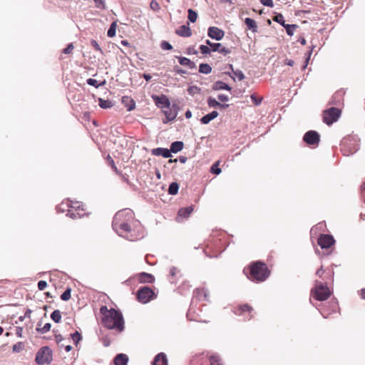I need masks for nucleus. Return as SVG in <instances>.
<instances>
[{
  "instance_id": "nucleus-1",
  "label": "nucleus",
  "mask_w": 365,
  "mask_h": 365,
  "mask_svg": "<svg viewBox=\"0 0 365 365\" xmlns=\"http://www.w3.org/2000/svg\"><path fill=\"white\" fill-rule=\"evenodd\" d=\"M118 219L125 217V222L119 225L118 235L129 240H135L137 238V232L140 227V222L135 219V215L131 210H125L117 212Z\"/></svg>"
},
{
  "instance_id": "nucleus-27",
  "label": "nucleus",
  "mask_w": 365,
  "mask_h": 365,
  "mask_svg": "<svg viewBox=\"0 0 365 365\" xmlns=\"http://www.w3.org/2000/svg\"><path fill=\"white\" fill-rule=\"evenodd\" d=\"M212 89L214 91H219V90H226V91H231V87L227 85V83L222 82V81H216L212 85Z\"/></svg>"
},
{
  "instance_id": "nucleus-41",
  "label": "nucleus",
  "mask_w": 365,
  "mask_h": 365,
  "mask_svg": "<svg viewBox=\"0 0 365 365\" xmlns=\"http://www.w3.org/2000/svg\"><path fill=\"white\" fill-rule=\"evenodd\" d=\"M86 82L88 85L94 86L95 88H98L101 85L105 84L106 83L105 81L99 83L97 80L93 78H88Z\"/></svg>"
},
{
  "instance_id": "nucleus-5",
  "label": "nucleus",
  "mask_w": 365,
  "mask_h": 365,
  "mask_svg": "<svg viewBox=\"0 0 365 365\" xmlns=\"http://www.w3.org/2000/svg\"><path fill=\"white\" fill-rule=\"evenodd\" d=\"M136 297L139 302L146 304L157 297V294L148 287H143L140 288L137 293Z\"/></svg>"
},
{
  "instance_id": "nucleus-38",
  "label": "nucleus",
  "mask_w": 365,
  "mask_h": 365,
  "mask_svg": "<svg viewBox=\"0 0 365 365\" xmlns=\"http://www.w3.org/2000/svg\"><path fill=\"white\" fill-rule=\"evenodd\" d=\"M39 326H40V324L38 323V327L36 328V331L41 334H45L46 332H48L51 329V324L50 323H46L41 328H40Z\"/></svg>"
},
{
  "instance_id": "nucleus-10",
  "label": "nucleus",
  "mask_w": 365,
  "mask_h": 365,
  "mask_svg": "<svg viewBox=\"0 0 365 365\" xmlns=\"http://www.w3.org/2000/svg\"><path fill=\"white\" fill-rule=\"evenodd\" d=\"M303 140L309 145H318L320 136L317 131L309 130L304 134Z\"/></svg>"
},
{
  "instance_id": "nucleus-37",
  "label": "nucleus",
  "mask_w": 365,
  "mask_h": 365,
  "mask_svg": "<svg viewBox=\"0 0 365 365\" xmlns=\"http://www.w3.org/2000/svg\"><path fill=\"white\" fill-rule=\"evenodd\" d=\"M179 185L177 182H172L168 188V193L170 195H176L178 192Z\"/></svg>"
},
{
  "instance_id": "nucleus-18",
  "label": "nucleus",
  "mask_w": 365,
  "mask_h": 365,
  "mask_svg": "<svg viewBox=\"0 0 365 365\" xmlns=\"http://www.w3.org/2000/svg\"><path fill=\"white\" fill-rule=\"evenodd\" d=\"M194 297L200 301H208V294L204 288L196 289L194 292Z\"/></svg>"
},
{
  "instance_id": "nucleus-24",
  "label": "nucleus",
  "mask_w": 365,
  "mask_h": 365,
  "mask_svg": "<svg viewBox=\"0 0 365 365\" xmlns=\"http://www.w3.org/2000/svg\"><path fill=\"white\" fill-rule=\"evenodd\" d=\"M219 113L217 111L214 110L211 113L204 115L201 119L200 122L202 124H208L211 120L216 118L218 116Z\"/></svg>"
},
{
  "instance_id": "nucleus-15",
  "label": "nucleus",
  "mask_w": 365,
  "mask_h": 365,
  "mask_svg": "<svg viewBox=\"0 0 365 365\" xmlns=\"http://www.w3.org/2000/svg\"><path fill=\"white\" fill-rule=\"evenodd\" d=\"M124 319L122 313L115 310V330L121 332L124 330Z\"/></svg>"
},
{
  "instance_id": "nucleus-49",
  "label": "nucleus",
  "mask_w": 365,
  "mask_h": 365,
  "mask_svg": "<svg viewBox=\"0 0 365 365\" xmlns=\"http://www.w3.org/2000/svg\"><path fill=\"white\" fill-rule=\"evenodd\" d=\"M200 50L202 54H207L211 51V48L206 45H201L200 46Z\"/></svg>"
},
{
  "instance_id": "nucleus-7",
  "label": "nucleus",
  "mask_w": 365,
  "mask_h": 365,
  "mask_svg": "<svg viewBox=\"0 0 365 365\" xmlns=\"http://www.w3.org/2000/svg\"><path fill=\"white\" fill-rule=\"evenodd\" d=\"M340 115L341 110L337 108L332 107L323 112V121L327 125H330L337 121Z\"/></svg>"
},
{
  "instance_id": "nucleus-44",
  "label": "nucleus",
  "mask_w": 365,
  "mask_h": 365,
  "mask_svg": "<svg viewBox=\"0 0 365 365\" xmlns=\"http://www.w3.org/2000/svg\"><path fill=\"white\" fill-rule=\"evenodd\" d=\"M24 348V344L23 342H18L13 345L12 346V351L15 353H19Z\"/></svg>"
},
{
  "instance_id": "nucleus-12",
  "label": "nucleus",
  "mask_w": 365,
  "mask_h": 365,
  "mask_svg": "<svg viewBox=\"0 0 365 365\" xmlns=\"http://www.w3.org/2000/svg\"><path fill=\"white\" fill-rule=\"evenodd\" d=\"M153 100L155 105L160 108H169L170 106V102L168 98L165 95L161 96H153Z\"/></svg>"
},
{
  "instance_id": "nucleus-20",
  "label": "nucleus",
  "mask_w": 365,
  "mask_h": 365,
  "mask_svg": "<svg viewBox=\"0 0 365 365\" xmlns=\"http://www.w3.org/2000/svg\"><path fill=\"white\" fill-rule=\"evenodd\" d=\"M344 92L342 91H338L333 95L330 101L331 104L339 106L342 103L344 100Z\"/></svg>"
},
{
  "instance_id": "nucleus-35",
  "label": "nucleus",
  "mask_w": 365,
  "mask_h": 365,
  "mask_svg": "<svg viewBox=\"0 0 365 365\" xmlns=\"http://www.w3.org/2000/svg\"><path fill=\"white\" fill-rule=\"evenodd\" d=\"M100 312L102 317L109 316L114 314V308L108 309L106 306H102L100 309Z\"/></svg>"
},
{
  "instance_id": "nucleus-47",
  "label": "nucleus",
  "mask_w": 365,
  "mask_h": 365,
  "mask_svg": "<svg viewBox=\"0 0 365 365\" xmlns=\"http://www.w3.org/2000/svg\"><path fill=\"white\" fill-rule=\"evenodd\" d=\"M71 336L76 344H77L81 340V335L78 331H76L71 334Z\"/></svg>"
},
{
  "instance_id": "nucleus-39",
  "label": "nucleus",
  "mask_w": 365,
  "mask_h": 365,
  "mask_svg": "<svg viewBox=\"0 0 365 365\" xmlns=\"http://www.w3.org/2000/svg\"><path fill=\"white\" fill-rule=\"evenodd\" d=\"M187 12H188V16H187L188 19L191 22L195 23L197 18V12H195L194 10H192L191 9H189Z\"/></svg>"
},
{
  "instance_id": "nucleus-32",
  "label": "nucleus",
  "mask_w": 365,
  "mask_h": 365,
  "mask_svg": "<svg viewBox=\"0 0 365 365\" xmlns=\"http://www.w3.org/2000/svg\"><path fill=\"white\" fill-rule=\"evenodd\" d=\"M191 365H208V359L197 356L192 360Z\"/></svg>"
},
{
  "instance_id": "nucleus-14",
  "label": "nucleus",
  "mask_w": 365,
  "mask_h": 365,
  "mask_svg": "<svg viewBox=\"0 0 365 365\" xmlns=\"http://www.w3.org/2000/svg\"><path fill=\"white\" fill-rule=\"evenodd\" d=\"M206 44L210 46L212 51H218L220 53L227 55L230 53V50L220 43H212L210 40H206Z\"/></svg>"
},
{
  "instance_id": "nucleus-56",
  "label": "nucleus",
  "mask_w": 365,
  "mask_h": 365,
  "mask_svg": "<svg viewBox=\"0 0 365 365\" xmlns=\"http://www.w3.org/2000/svg\"><path fill=\"white\" fill-rule=\"evenodd\" d=\"M73 43H69L66 48L63 49V53L66 54L71 53L73 50Z\"/></svg>"
},
{
  "instance_id": "nucleus-16",
  "label": "nucleus",
  "mask_w": 365,
  "mask_h": 365,
  "mask_svg": "<svg viewBox=\"0 0 365 365\" xmlns=\"http://www.w3.org/2000/svg\"><path fill=\"white\" fill-rule=\"evenodd\" d=\"M101 322L105 328L108 329H114V314L102 317Z\"/></svg>"
},
{
  "instance_id": "nucleus-8",
  "label": "nucleus",
  "mask_w": 365,
  "mask_h": 365,
  "mask_svg": "<svg viewBox=\"0 0 365 365\" xmlns=\"http://www.w3.org/2000/svg\"><path fill=\"white\" fill-rule=\"evenodd\" d=\"M253 308L248 304H239L234 307L233 312L236 315L244 316L250 320L252 317Z\"/></svg>"
},
{
  "instance_id": "nucleus-40",
  "label": "nucleus",
  "mask_w": 365,
  "mask_h": 365,
  "mask_svg": "<svg viewBox=\"0 0 365 365\" xmlns=\"http://www.w3.org/2000/svg\"><path fill=\"white\" fill-rule=\"evenodd\" d=\"M99 106L102 108H108L112 107V103L110 101L103 100L101 98H98Z\"/></svg>"
},
{
  "instance_id": "nucleus-59",
  "label": "nucleus",
  "mask_w": 365,
  "mask_h": 365,
  "mask_svg": "<svg viewBox=\"0 0 365 365\" xmlns=\"http://www.w3.org/2000/svg\"><path fill=\"white\" fill-rule=\"evenodd\" d=\"M91 44L93 46V48H94L96 51L101 52V48L96 41L92 40Z\"/></svg>"
},
{
  "instance_id": "nucleus-45",
  "label": "nucleus",
  "mask_w": 365,
  "mask_h": 365,
  "mask_svg": "<svg viewBox=\"0 0 365 365\" xmlns=\"http://www.w3.org/2000/svg\"><path fill=\"white\" fill-rule=\"evenodd\" d=\"M207 105L210 108H217L220 105V103L215 98L210 97L207 99Z\"/></svg>"
},
{
  "instance_id": "nucleus-25",
  "label": "nucleus",
  "mask_w": 365,
  "mask_h": 365,
  "mask_svg": "<svg viewBox=\"0 0 365 365\" xmlns=\"http://www.w3.org/2000/svg\"><path fill=\"white\" fill-rule=\"evenodd\" d=\"M163 112L165 115V120H163L164 123H167L170 121H172L176 118V113L172 111V110L170 108H166V110H164Z\"/></svg>"
},
{
  "instance_id": "nucleus-57",
  "label": "nucleus",
  "mask_w": 365,
  "mask_h": 365,
  "mask_svg": "<svg viewBox=\"0 0 365 365\" xmlns=\"http://www.w3.org/2000/svg\"><path fill=\"white\" fill-rule=\"evenodd\" d=\"M55 340L60 346H63V344H61V342L63 340V337L61 334H56Z\"/></svg>"
},
{
  "instance_id": "nucleus-23",
  "label": "nucleus",
  "mask_w": 365,
  "mask_h": 365,
  "mask_svg": "<svg viewBox=\"0 0 365 365\" xmlns=\"http://www.w3.org/2000/svg\"><path fill=\"white\" fill-rule=\"evenodd\" d=\"M152 153L155 155H162L165 158H168L171 156L170 150L167 148H158L153 149Z\"/></svg>"
},
{
  "instance_id": "nucleus-31",
  "label": "nucleus",
  "mask_w": 365,
  "mask_h": 365,
  "mask_svg": "<svg viewBox=\"0 0 365 365\" xmlns=\"http://www.w3.org/2000/svg\"><path fill=\"white\" fill-rule=\"evenodd\" d=\"M183 148V143L181 141L173 142L170 145V153H178Z\"/></svg>"
},
{
  "instance_id": "nucleus-55",
  "label": "nucleus",
  "mask_w": 365,
  "mask_h": 365,
  "mask_svg": "<svg viewBox=\"0 0 365 365\" xmlns=\"http://www.w3.org/2000/svg\"><path fill=\"white\" fill-rule=\"evenodd\" d=\"M108 36L109 37H113L114 36V21H113L110 25V28L108 31Z\"/></svg>"
},
{
  "instance_id": "nucleus-63",
  "label": "nucleus",
  "mask_w": 365,
  "mask_h": 365,
  "mask_svg": "<svg viewBox=\"0 0 365 365\" xmlns=\"http://www.w3.org/2000/svg\"><path fill=\"white\" fill-rule=\"evenodd\" d=\"M22 332H23V328L20 327H17L16 329V334L19 337H21L22 336Z\"/></svg>"
},
{
  "instance_id": "nucleus-6",
  "label": "nucleus",
  "mask_w": 365,
  "mask_h": 365,
  "mask_svg": "<svg viewBox=\"0 0 365 365\" xmlns=\"http://www.w3.org/2000/svg\"><path fill=\"white\" fill-rule=\"evenodd\" d=\"M52 351L48 346L41 347L36 354V364L43 365L49 364L52 361Z\"/></svg>"
},
{
  "instance_id": "nucleus-9",
  "label": "nucleus",
  "mask_w": 365,
  "mask_h": 365,
  "mask_svg": "<svg viewBox=\"0 0 365 365\" xmlns=\"http://www.w3.org/2000/svg\"><path fill=\"white\" fill-rule=\"evenodd\" d=\"M316 276L320 279L319 282H324L327 284L329 281L332 282L334 279V272L331 269H324L323 266L317 269Z\"/></svg>"
},
{
  "instance_id": "nucleus-2",
  "label": "nucleus",
  "mask_w": 365,
  "mask_h": 365,
  "mask_svg": "<svg viewBox=\"0 0 365 365\" xmlns=\"http://www.w3.org/2000/svg\"><path fill=\"white\" fill-rule=\"evenodd\" d=\"M244 273L250 280L255 282H262L268 278L270 271L265 263L257 261L245 267Z\"/></svg>"
},
{
  "instance_id": "nucleus-62",
  "label": "nucleus",
  "mask_w": 365,
  "mask_h": 365,
  "mask_svg": "<svg viewBox=\"0 0 365 365\" xmlns=\"http://www.w3.org/2000/svg\"><path fill=\"white\" fill-rule=\"evenodd\" d=\"M106 159L108 161L109 164L110 165L112 168H114V161L112 158V157L108 154Z\"/></svg>"
},
{
  "instance_id": "nucleus-17",
  "label": "nucleus",
  "mask_w": 365,
  "mask_h": 365,
  "mask_svg": "<svg viewBox=\"0 0 365 365\" xmlns=\"http://www.w3.org/2000/svg\"><path fill=\"white\" fill-rule=\"evenodd\" d=\"M121 103L128 111H130L135 108V102L131 97L123 96Z\"/></svg>"
},
{
  "instance_id": "nucleus-26",
  "label": "nucleus",
  "mask_w": 365,
  "mask_h": 365,
  "mask_svg": "<svg viewBox=\"0 0 365 365\" xmlns=\"http://www.w3.org/2000/svg\"><path fill=\"white\" fill-rule=\"evenodd\" d=\"M129 358L125 354H119L115 356V365H127Z\"/></svg>"
},
{
  "instance_id": "nucleus-11",
  "label": "nucleus",
  "mask_w": 365,
  "mask_h": 365,
  "mask_svg": "<svg viewBox=\"0 0 365 365\" xmlns=\"http://www.w3.org/2000/svg\"><path fill=\"white\" fill-rule=\"evenodd\" d=\"M334 242L335 240L331 235L325 234L320 235L317 240V243L322 249L330 248Z\"/></svg>"
},
{
  "instance_id": "nucleus-64",
  "label": "nucleus",
  "mask_w": 365,
  "mask_h": 365,
  "mask_svg": "<svg viewBox=\"0 0 365 365\" xmlns=\"http://www.w3.org/2000/svg\"><path fill=\"white\" fill-rule=\"evenodd\" d=\"M360 296H361V299H365V288L361 289V291H360Z\"/></svg>"
},
{
  "instance_id": "nucleus-61",
  "label": "nucleus",
  "mask_w": 365,
  "mask_h": 365,
  "mask_svg": "<svg viewBox=\"0 0 365 365\" xmlns=\"http://www.w3.org/2000/svg\"><path fill=\"white\" fill-rule=\"evenodd\" d=\"M67 215H69L73 219H75L77 217H81V216H82L79 213H75L73 212H71L70 210L68 211V213L67 214Z\"/></svg>"
},
{
  "instance_id": "nucleus-30",
  "label": "nucleus",
  "mask_w": 365,
  "mask_h": 365,
  "mask_svg": "<svg viewBox=\"0 0 365 365\" xmlns=\"http://www.w3.org/2000/svg\"><path fill=\"white\" fill-rule=\"evenodd\" d=\"M178 60L180 64L182 66H186L190 68H194L195 67V63L191 61L189 58L186 57H180Z\"/></svg>"
},
{
  "instance_id": "nucleus-22",
  "label": "nucleus",
  "mask_w": 365,
  "mask_h": 365,
  "mask_svg": "<svg viewBox=\"0 0 365 365\" xmlns=\"http://www.w3.org/2000/svg\"><path fill=\"white\" fill-rule=\"evenodd\" d=\"M153 365H168L166 355L164 353L158 354L155 357Z\"/></svg>"
},
{
  "instance_id": "nucleus-13",
  "label": "nucleus",
  "mask_w": 365,
  "mask_h": 365,
  "mask_svg": "<svg viewBox=\"0 0 365 365\" xmlns=\"http://www.w3.org/2000/svg\"><path fill=\"white\" fill-rule=\"evenodd\" d=\"M207 35L212 39L220 41L223 38L225 31L218 27L211 26L208 29Z\"/></svg>"
},
{
  "instance_id": "nucleus-19",
  "label": "nucleus",
  "mask_w": 365,
  "mask_h": 365,
  "mask_svg": "<svg viewBox=\"0 0 365 365\" xmlns=\"http://www.w3.org/2000/svg\"><path fill=\"white\" fill-rule=\"evenodd\" d=\"M138 280L140 283H152L155 281V277L151 274L141 272L138 275Z\"/></svg>"
},
{
  "instance_id": "nucleus-21",
  "label": "nucleus",
  "mask_w": 365,
  "mask_h": 365,
  "mask_svg": "<svg viewBox=\"0 0 365 365\" xmlns=\"http://www.w3.org/2000/svg\"><path fill=\"white\" fill-rule=\"evenodd\" d=\"M176 34L182 37H189L192 35V31L190 28L187 25H182L180 26L176 31Z\"/></svg>"
},
{
  "instance_id": "nucleus-60",
  "label": "nucleus",
  "mask_w": 365,
  "mask_h": 365,
  "mask_svg": "<svg viewBox=\"0 0 365 365\" xmlns=\"http://www.w3.org/2000/svg\"><path fill=\"white\" fill-rule=\"evenodd\" d=\"M217 98L222 102H227L229 100L228 96L225 94H220Z\"/></svg>"
},
{
  "instance_id": "nucleus-52",
  "label": "nucleus",
  "mask_w": 365,
  "mask_h": 365,
  "mask_svg": "<svg viewBox=\"0 0 365 365\" xmlns=\"http://www.w3.org/2000/svg\"><path fill=\"white\" fill-rule=\"evenodd\" d=\"M233 73L239 79V81H242L245 78L244 73L240 70L233 71Z\"/></svg>"
},
{
  "instance_id": "nucleus-54",
  "label": "nucleus",
  "mask_w": 365,
  "mask_h": 365,
  "mask_svg": "<svg viewBox=\"0 0 365 365\" xmlns=\"http://www.w3.org/2000/svg\"><path fill=\"white\" fill-rule=\"evenodd\" d=\"M262 4L269 7H273L274 4L272 0H260Z\"/></svg>"
},
{
  "instance_id": "nucleus-36",
  "label": "nucleus",
  "mask_w": 365,
  "mask_h": 365,
  "mask_svg": "<svg viewBox=\"0 0 365 365\" xmlns=\"http://www.w3.org/2000/svg\"><path fill=\"white\" fill-rule=\"evenodd\" d=\"M51 318L52 319V320H53L56 323H59L61 322V312L58 310V309H56L54 310L51 314Z\"/></svg>"
},
{
  "instance_id": "nucleus-34",
  "label": "nucleus",
  "mask_w": 365,
  "mask_h": 365,
  "mask_svg": "<svg viewBox=\"0 0 365 365\" xmlns=\"http://www.w3.org/2000/svg\"><path fill=\"white\" fill-rule=\"evenodd\" d=\"M210 365H222L220 358L217 355H212L209 357Z\"/></svg>"
},
{
  "instance_id": "nucleus-53",
  "label": "nucleus",
  "mask_w": 365,
  "mask_h": 365,
  "mask_svg": "<svg viewBox=\"0 0 365 365\" xmlns=\"http://www.w3.org/2000/svg\"><path fill=\"white\" fill-rule=\"evenodd\" d=\"M47 287V282L43 280H41L38 282V288L39 290L42 291L46 289Z\"/></svg>"
},
{
  "instance_id": "nucleus-51",
  "label": "nucleus",
  "mask_w": 365,
  "mask_h": 365,
  "mask_svg": "<svg viewBox=\"0 0 365 365\" xmlns=\"http://www.w3.org/2000/svg\"><path fill=\"white\" fill-rule=\"evenodd\" d=\"M251 99H252V101L253 103H254L255 105H256V106L259 105V104L261 103V102H262V98H258V97H257V96H256L255 95H254V94H252V95L251 96Z\"/></svg>"
},
{
  "instance_id": "nucleus-42",
  "label": "nucleus",
  "mask_w": 365,
  "mask_h": 365,
  "mask_svg": "<svg viewBox=\"0 0 365 365\" xmlns=\"http://www.w3.org/2000/svg\"><path fill=\"white\" fill-rule=\"evenodd\" d=\"M284 27L286 29L287 34L292 36L297 26L296 24H286Z\"/></svg>"
},
{
  "instance_id": "nucleus-4",
  "label": "nucleus",
  "mask_w": 365,
  "mask_h": 365,
  "mask_svg": "<svg viewBox=\"0 0 365 365\" xmlns=\"http://www.w3.org/2000/svg\"><path fill=\"white\" fill-rule=\"evenodd\" d=\"M341 151L344 155L349 156L358 150L356 140L352 137L344 138L341 143Z\"/></svg>"
},
{
  "instance_id": "nucleus-50",
  "label": "nucleus",
  "mask_w": 365,
  "mask_h": 365,
  "mask_svg": "<svg viewBox=\"0 0 365 365\" xmlns=\"http://www.w3.org/2000/svg\"><path fill=\"white\" fill-rule=\"evenodd\" d=\"M160 46L163 50H171L173 48L172 45L165 41L161 43Z\"/></svg>"
},
{
  "instance_id": "nucleus-48",
  "label": "nucleus",
  "mask_w": 365,
  "mask_h": 365,
  "mask_svg": "<svg viewBox=\"0 0 365 365\" xmlns=\"http://www.w3.org/2000/svg\"><path fill=\"white\" fill-rule=\"evenodd\" d=\"M71 298V289H66L63 294L61 295V299L63 301H67Z\"/></svg>"
},
{
  "instance_id": "nucleus-46",
  "label": "nucleus",
  "mask_w": 365,
  "mask_h": 365,
  "mask_svg": "<svg viewBox=\"0 0 365 365\" xmlns=\"http://www.w3.org/2000/svg\"><path fill=\"white\" fill-rule=\"evenodd\" d=\"M220 162L217 161L215 163H214L211 167V172L213 174L219 175L221 173V169L219 168Z\"/></svg>"
},
{
  "instance_id": "nucleus-3",
  "label": "nucleus",
  "mask_w": 365,
  "mask_h": 365,
  "mask_svg": "<svg viewBox=\"0 0 365 365\" xmlns=\"http://www.w3.org/2000/svg\"><path fill=\"white\" fill-rule=\"evenodd\" d=\"M310 294L311 297L316 300L325 301L331 296V292L327 287V284L317 279Z\"/></svg>"
},
{
  "instance_id": "nucleus-33",
  "label": "nucleus",
  "mask_w": 365,
  "mask_h": 365,
  "mask_svg": "<svg viewBox=\"0 0 365 365\" xmlns=\"http://www.w3.org/2000/svg\"><path fill=\"white\" fill-rule=\"evenodd\" d=\"M212 68L207 63H201L199 66V72L205 74L211 73Z\"/></svg>"
},
{
  "instance_id": "nucleus-58",
  "label": "nucleus",
  "mask_w": 365,
  "mask_h": 365,
  "mask_svg": "<svg viewBox=\"0 0 365 365\" xmlns=\"http://www.w3.org/2000/svg\"><path fill=\"white\" fill-rule=\"evenodd\" d=\"M101 341L105 346H108L111 344V341L107 336H103Z\"/></svg>"
},
{
  "instance_id": "nucleus-43",
  "label": "nucleus",
  "mask_w": 365,
  "mask_h": 365,
  "mask_svg": "<svg viewBox=\"0 0 365 365\" xmlns=\"http://www.w3.org/2000/svg\"><path fill=\"white\" fill-rule=\"evenodd\" d=\"M273 20L279 24H281L283 27L287 24L284 20V16L282 14H277L273 18Z\"/></svg>"
},
{
  "instance_id": "nucleus-28",
  "label": "nucleus",
  "mask_w": 365,
  "mask_h": 365,
  "mask_svg": "<svg viewBox=\"0 0 365 365\" xmlns=\"http://www.w3.org/2000/svg\"><path fill=\"white\" fill-rule=\"evenodd\" d=\"M245 24L250 30L252 31V32L255 33L257 31V24L254 19L251 18H246L245 19Z\"/></svg>"
},
{
  "instance_id": "nucleus-29",
  "label": "nucleus",
  "mask_w": 365,
  "mask_h": 365,
  "mask_svg": "<svg viewBox=\"0 0 365 365\" xmlns=\"http://www.w3.org/2000/svg\"><path fill=\"white\" fill-rule=\"evenodd\" d=\"M192 211L193 208L192 207L180 208L178 211V216L183 218H187L190 216Z\"/></svg>"
}]
</instances>
